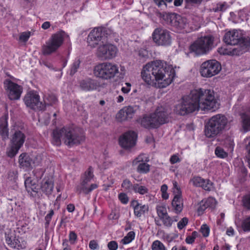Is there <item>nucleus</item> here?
Returning <instances> with one entry per match:
<instances>
[{"label":"nucleus","mask_w":250,"mask_h":250,"mask_svg":"<svg viewBox=\"0 0 250 250\" xmlns=\"http://www.w3.org/2000/svg\"><path fill=\"white\" fill-rule=\"evenodd\" d=\"M166 63L161 61H156L147 63L142 72L143 79L149 85L159 88H164L169 85L175 77V70H167Z\"/></svg>","instance_id":"nucleus-1"},{"label":"nucleus","mask_w":250,"mask_h":250,"mask_svg":"<svg viewBox=\"0 0 250 250\" xmlns=\"http://www.w3.org/2000/svg\"><path fill=\"white\" fill-rule=\"evenodd\" d=\"M84 139L81 129L73 127H64L53 131L52 142L53 145L59 146L62 141L66 145L71 147L81 144L84 141Z\"/></svg>","instance_id":"nucleus-2"},{"label":"nucleus","mask_w":250,"mask_h":250,"mask_svg":"<svg viewBox=\"0 0 250 250\" xmlns=\"http://www.w3.org/2000/svg\"><path fill=\"white\" fill-rule=\"evenodd\" d=\"M223 40L225 43L232 45H237L233 49L234 54L239 55L248 50L250 46V38L249 37H244L242 31L238 30H233L227 32Z\"/></svg>","instance_id":"nucleus-3"},{"label":"nucleus","mask_w":250,"mask_h":250,"mask_svg":"<svg viewBox=\"0 0 250 250\" xmlns=\"http://www.w3.org/2000/svg\"><path fill=\"white\" fill-rule=\"evenodd\" d=\"M229 122L224 115L217 114L209 119L205 125V135L208 138H214L229 126Z\"/></svg>","instance_id":"nucleus-4"},{"label":"nucleus","mask_w":250,"mask_h":250,"mask_svg":"<svg viewBox=\"0 0 250 250\" xmlns=\"http://www.w3.org/2000/svg\"><path fill=\"white\" fill-rule=\"evenodd\" d=\"M194 90L193 95L198 100L200 109L214 110L219 107V104L215 97L213 91L202 88Z\"/></svg>","instance_id":"nucleus-5"},{"label":"nucleus","mask_w":250,"mask_h":250,"mask_svg":"<svg viewBox=\"0 0 250 250\" xmlns=\"http://www.w3.org/2000/svg\"><path fill=\"white\" fill-rule=\"evenodd\" d=\"M114 33L109 28H95L89 33L87 39L88 45L91 48L101 45L113 37Z\"/></svg>","instance_id":"nucleus-6"},{"label":"nucleus","mask_w":250,"mask_h":250,"mask_svg":"<svg viewBox=\"0 0 250 250\" xmlns=\"http://www.w3.org/2000/svg\"><path fill=\"white\" fill-rule=\"evenodd\" d=\"M214 47L213 37L208 35L198 38L190 45L189 50L195 55L200 56L207 54Z\"/></svg>","instance_id":"nucleus-7"},{"label":"nucleus","mask_w":250,"mask_h":250,"mask_svg":"<svg viewBox=\"0 0 250 250\" xmlns=\"http://www.w3.org/2000/svg\"><path fill=\"white\" fill-rule=\"evenodd\" d=\"M194 93V90H192L189 95L183 97L182 102L175 106L174 111L176 114L185 115L200 109L198 100L193 95Z\"/></svg>","instance_id":"nucleus-8"},{"label":"nucleus","mask_w":250,"mask_h":250,"mask_svg":"<svg viewBox=\"0 0 250 250\" xmlns=\"http://www.w3.org/2000/svg\"><path fill=\"white\" fill-rule=\"evenodd\" d=\"M67 37L66 33L62 30L52 35L42 46V54L47 55L55 52L62 44L64 39Z\"/></svg>","instance_id":"nucleus-9"},{"label":"nucleus","mask_w":250,"mask_h":250,"mask_svg":"<svg viewBox=\"0 0 250 250\" xmlns=\"http://www.w3.org/2000/svg\"><path fill=\"white\" fill-rule=\"evenodd\" d=\"M93 73L96 77L108 80L113 78L119 73V69L117 65L105 62L96 65Z\"/></svg>","instance_id":"nucleus-10"},{"label":"nucleus","mask_w":250,"mask_h":250,"mask_svg":"<svg viewBox=\"0 0 250 250\" xmlns=\"http://www.w3.org/2000/svg\"><path fill=\"white\" fill-rule=\"evenodd\" d=\"M221 70L220 63L215 60H210L202 63L200 67V73L203 77L210 78L218 74Z\"/></svg>","instance_id":"nucleus-11"},{"label":"nucleus","mask_w":250,"mask_h":250,"mask_svg":"<svg viewBox=\"0 0 250 250\" xmlns=\"http://www.w3.org/2000/svg\"><path fill=\"white\" fill-rule=\"evenodd\" d=\"M25 135L20 130H16L12 135L10 140V146L7 151L9 157L12 158L18 152L19 149L23 146L25 140Z\"/></svg>","instance_id":"nucleus-12"},{"label":"nucleus","mask_w":250,"mask_h":250,"mask_svg":"<svg viewBox=\"0 0 250 250\" xmlns=\"http://www.w3.org/2000/svg\"><path fill=\"white\" fill-rule=\"evenodd\" d=\"M153 42L158 45L168 46L172 42L171 33L163 28H156L152 35Z\"/></svg>","instance_id":"nucleus-13"},{"label":"nucleus","mask_w":250,"mask_h":250,"mask_svg":"<svg viewBox=\"0 0 250 250\" xmlns=\"http://www.w3.org/2000/svg\"><path fill=\"white\" fill-rule=\"evenodd\" d=\"M93 177V170L92 167H90L82 177L81 184L77 187V191L79 193H83L87 194L97 188L98 185L96 184H92L89 187L88 186V183Z\"/></svg>","instance_id":"nucleus-14"},{"label":"nucleus","mask_w":250,"mask_h":250,"mask_svg":"<svg viewBox=\"0 0 250 250\" xmlns=\"http://www.w3.org/2000/svg\"><path fill=\"white\" fill-rule=\"evenodd\" d=\"M23 101L27 107L34 110H43L45 105L40 101V96L37 92L32 90L28 92L24 97Z\"/></svg>","instance_id":"nucleus-15"},{"label":"nucleus","mask_w":250,"mask_h":250,"mask_svg":"<svg viewBox=\"0 0 250 250\" xmlns=\"http://www.w3.org/2000/svg\"><path fill=\"white\" fill-rule=\"evenodd\" d=\"M117 51V48L108 41L98 47L96 55L102 60L111 59L116 56Z\"/></svg>","instance_id":"nucleus-16"},{"label":"nucleus","mask_w":250,"mask_h":250,"mask_svg":"<svg viewBox=\"0 0 250 250\" xmlns=\"http://www.w3.org/2000/svg\"><path fill=\"white\" fill-rule=\"evenodd\" d=\"M170 114V109L163 106L157 107L154 112L152 113L158 127L168 122Z\"/></svg>","instance_id":"nucleus-17"},{"label":"nucleus","mask_w":250,"mask_h":250,"mask_svg":"<svg viewBox=\"0 0 250 250\" xmlns=\"http://www.w3.org/2000/svg\"><path fill=\"white\" fill-rule=\"evenodd\" d=\"M4 84L8 96L11 100H17L20 99L22 92V87L21 85L9 80H6Z\"/></svg>","instance_id":"nucleus-18"},{"label":"nucleus","mask_w":250,"mask_h":250,"mask_svg":"<svg viewBox=\"0 0 250 250\" xmlns=\"http://www.w3.org/2000/svg\"><path fill=\"white\" fill-rule=\"evenodd\" d=\"M136 139V133L134 131H129L120 137L119 144L125 149H129L135 145Z\"/></svg>","instance_id":"nucleus-19"},{"label":"nucleus","mask_w":250,"mask_h":250,"mask_svg":"<svg viewBox=\"0 0 250 250\" xmlns=\"http://www.w3.org/2000/svg\"><path fill=\"white\" fill-rule=\"evenodd\" d=\"M139 109V106L136 105L125 106L118 112L116 118L120 122L131 119Z\"/></svg>","instance_id":"nucleus-20"},{"label":"nucleus","mask_w":250,"mask_h":250,"mask_svg":"<svg viewBox=\"0 0 250 250\" xmlns=\"http://www.w3.org/2000/svg\"><path fill=\"white\" fill-rule=\"evenodd\" d=\"M38 161H34L29 155L26 153H22L19 156V162L21 167L27 168L38 165L41 162V158L38 157Z\"/></svg>","instance_id":"nucleus-21"},{"label":"nucleus","mask_w":250,"mask_h":250,"mask_svg":"<svg viewBox=\"0 0 250 250\" xmlns=\"http://www.w3.org/2000/svg\"><path fill=\"white\" fill-rule=\"evenodd\" d=\"M193 185L196 187H202L206 190L210 191L212 187V183L209 180H205L201 177H194L191 180Z\"/></svg>","instance_id":"nucleus-22"},{"label":"nucleus","mask_w":250,"mask_h":250,"mask_svg":"<svg viewBox=\"0 0 250 250\" xmlns=\"http://www.w3.org/2000/svg\"><path fill=\"white\" fill-rule=\"evenodd\" d=\"M152 113L148 115H145L139 122L141 125L145 128H154L158 127Z\"/></svg>","instance_id":"nucleus-23"},{"label":"nucleus","mask_w":250,"mask_h":250,"mask_svg":"<svg viewBox=\"0 0 250 250\" xmlns=\"http://www.w3.org/2000/svg\"><path fill=\"white\" fill-rule=\"evenodd\" d=\"M41 188L42 191L45 194H51L54 188V181L52 178L45 177L42 182Z\"/></svg>","instance_id":"nucleus-24"},{"label":"nucleus","mask_w":250,"mask_h":250,"mask_svg":"<svg viewBox=\"0 0 250 250\" xmlns=\"http://www.w3.org/2000/svg\"><path fill=\"white\" fill-rule=\"evenodd\" d=\"M7 119V114L2 116L0 119V135L3 140L7 139L9 136Z\"/></svg>","instance_id":"nucleus-25"},{"label":"nucleus","mask_w":250,"mask_h":250,"mask_svg":"<svg viewBox=\"0 0 250 250\" xmlns=\"http://www.w3.org/2000/svg\"><path fill=\"white\" fill-rule=\"evenodd\" d=\"M25 186L27 192L32 197L36 196L38 193V188L35 181L31 177H28L24 182Z\"/></svg>","instance_id":"nucleus-26"},{"label":"nucleus","mask_w":250,"mask_h":250,"mask_svg":"<svg viewBox=\"0 0 250 250\" xmlns=\"http://www.w3.org/2000/svg\"><path fill=\"white\" fill-rule=\"evenodd\" d=\"M188 25V23L187 19L177 14L171 24V26L177 30L185 29Z\"/></svg>","instance_id":"nucleus-27"},{"label":"nucleus","mask_w":250,"mask_h":250,"mask_svg":"<svg viewBox=\"0 0 250 250\" xmlns=\"http://www.w3.org/2000/svg\"><path fill=\"white\" fill-rule=\"evenodd\" d=\"M242 126L245 131L250 130V107L240 113Z\"/></svg>","instance_id":"nucleus-28"},{"label":"nucleus","mask_w":250,"mask_h":250,"mask_svg":"<svg viewBox=\"0 0 250 250\" xmlns=\"http://www.w3.org/2000/svg\"><path fill=\"white\" fill-rule=\"evenodd\" d=\"M96 86L94 81L90 79L83 80L80 82V87L84 91L93 90L96 88Z\"/></svg>","instance_id":"nucleus-29"},{"label":"nucleus","mask_w":250,"mask_h":250,"mask_svg":"<svg viewBox=\"0 0 250 250\" xmlns=\"http://www.w3.org/2000/svg\"><path fill=\"white\" fill-rule=\"evenodd\" d=\"M172 207L176 213H180L183 208V202L182 197L174 196L172 201Z\"/></svg>","instance_id":"nucleus-30"},{"label":"nucleus","mask_w":250,"mask_h":250,"mask_svg":"<svg viewBox=\"0 0 250 250\" xmlns=\"http://www.w3.org/2000/svg\"><path fill=\"white\" fill-rule=\"evenodd\" d=\"M137 204L134 207V214L137 217H140L148 210L147 205H142L136 202Z\"/></svg>","instance_id":"nucleus-31"},{"label":"nucleus","mask_w":250,"mask_h":250,"mask_svg":"<svg viewBox=\"0 0 250 250\" xmlns=\"http://www.w3.org/2000/svg\"><path fill=\"white\" fill-rule=\"evenodd\" d=\"M176 15L174 13L162 12L159 14V17L165 21L167 24L171 25Z\"/></svg>","instance_id":"nucleus-32"},{"label":"nucleus","mask_w":250,"mask_h":250,"mask_svg":"<svg viewBox=\"0 0 250 250\" xmlns=\"http://www.w3.org/2000/svg\"><path fill=\"white\" fill-rule=\"evenodd\" d=\"M26 247V242L22 237L15 238L14 239V244L12 248L17 249H22Z\"/></svg>","instance_id":"nucleus-33"},{"label":"nucleus","mask_w":250,"mask_h":250,"mask_svg":"<svg viewBox=\"0 0 250 250\" xmlns=\"http://www.w3.org/2000/svg\"><path fill=\"white\" fill-rule=\"evenodd\" d=\"M81 62V61L79 58H77L74 60L70 69V75L73 76L78 71L80 67Z\"/></svg>","instance_id":"nucleus-34"},{"label":"nucleus","mask_w":250,"mask_h":250,"mask_svg":"<svg viewBox=\"0 0 250 250\" xmlns=\"http://www.w3.org/2000/svg\"><path fill=\"white\" fill-rule=\"evenodd\" d=\"M133 191L135 193H138L140 194L143 195L147 193L148 191V189L145 186L140 185L138 184H135L133 185Z\"/></svg>","instance_id":"nucleus-35"},{"label":"nucleus","mask_w":250,"mask_h":250,"mask_svg":"<svg viewBox=\"0 0 250 250\" xmlns=\"http://www.w3.org/2000/svg\"><path fill=\"white\" fill-rule=\"evenodd\" d=\"M137 170L140 173H147L150 170V165L146 163V162L139 163L137 167Z\"/></svg>","instance_id":"nucleus-36"},{"label":"nucleus","mask_w":250,"mask_h":250,"mask_svg":"<svg viewBox=\"0 0 250 250\" xmlns=\"http://www.w3.org/2000/svg\"><path fill=\"white\" fill-rule=\"evenodd\" d=\"M149 160V158L145 154H141L132 161V165L135 166L138 163L147 162Z\"/></svg>","instance_id":"nucleus-37"},{"label":"nucleus","mask_w":250,"mask_h":250,"mask_svg":"<svg viewBox=\"0 0 250 250\" xmlns=\"http://www.w3.org/2000/svg\"><path fill=\"white\" fill-rule=\"evenodd\" d=\"M152 250H167L164 245L159 240L154 241L151 245Z\"/></svg>","instance_id":"nucleus-38"},{"label":"nucleus","mask_w":250,"mask_h":250,"mask_svg":"<svg viewBox=\"0 0 250 250\" xmlns=\"http://www.w3.org/2000/svg\"><path fill=\"white\" fill-rule=\"evenodd\" d=\"M57 100V99L54 95H48L44 98L43 104H44L45 107L46 105H52L55 104Z\"/></svg>","instance_id":"nucleus-39"},{"label":"nucleus","mask_w":250,"mask_h":250,"mask_svg":"<svg viewBox=\"0 0 250 250\" xmlns=\"http://www.w3.org/2000/svg\"><path fill=\"white\" fill-rule=\"evenodd\" d=\"M241 228L245 232L250 231V216L243 220L241 223Z\"/></svg>","instance_id":"nucleus-40"},{"label":"nucleus","mask_w":250,"mask_h":250,"mask_svg":"<svg viewBox=\"0 0 250 250\" xmlns=\"http://www.w3.org/2000/svg\"><path fill=\"white\" fill-rule=\"evenodd\" d=\"M135 237V233L134 231L129 232L127 235L122 240V242L124 244H127L130 243Z\"/></svg>","instance_id":"nucleus-41"},{"label":"nucleus","mask_w":250,"mask_h":250,"mask_svg":"<svg viewBox=\"0 0 250 250\" xmlns=\"http://www.w3.org/2000/svg\"><path fill=\"white\" fill-rule=\"evenodd\" d=\"M122 187L124 188L125 190L131 192L133 191V185L132 184L129 180L125 179L122 184Z\"/></svg>","instance_id":"nucleus-42"},{"label":"nucleus","mask_w":250,"mask_h":250,"mask_svg":"<svg viewBox=\"0 0 250 250\" xmlns=\"http://www.w3.org/2000/svg\"><path fill=\"white\" fill-rule=\"evenodd\" d=\"M160 219L162 221L165 226L169 228L172 226L173 220L168 214L162 217Z\"/></svg>","instance_id":"nucleus-43"},{"label":"nucleus","mask_w":250,"mask_h":250,"mask_svg":"<svg viewBox=\"0 0 250 250\" xmlns=\"http://www.w3.org/2000/svg\"><path fill=\"white\" fill-rule=\"evenodd\" d=\"M173 187L172 188L174 196L182 197V192L178 183L176 181L173 182Z\"/></svg>","instance_id":"nucleus-44"},{"label":"nucleus","mask_w":250,"mask_h":250,"mask_svg":"<svg viewBox=\"0 0 250 250\" xmlns=\"http://www.w3.org/2000/svg\"><path fill=\"white\" fill-rule=\"evenodd\" d=\"M158 216L160 218L167 215L166 208L164 206H158L156 208Z\"/></svg>","instance_id":"nucleus-45"},{"label":"nucleus","mask_w":250,"mask_h":250,"mask_svg":"<svg viewBox=\"0 0 250 250\" xmlns=\"http://www.w3.org/2000/svg\"><path fill=\"white\" fill-rule=\"evenodd\" d=\"M215 153L218 157L224 158L228 156V154L224 150L220 147H217L215 150Z\"/></svg>","instance_id":"nucleus-46"},{"label":"nucleus","mask_w":250,"mask_h":250,"mask_svg":"<svg viewBox=\"0 0 250 250\" xmlns=\"http://www.w3.org/2000/svg\"><path fill=\"white\" fill-rule=\"evenodd\" d=\"M198 236V233L197 232L194 231H193L191 233V235H188L186 239V242L188 244H192L196 237Z\"/></svg>","instance_id":"nucleus-47"},{"label":"nucleus","mask_w":250,"mask_h":250,"mask_svg":"<svg viewBox=\"0 0 250 250\" xmlns=\"http://www.w3.org/2000/svg\"><path fill=\"white\" fill-rule=\"evenodd\" d=\"M210 229L209 227L206 225L204 224L202 225L201 229H200V231L202 233L203 236L204 237H207L208 236L209 233Z\"/></svg>","instance_id":"nucleus-48"},{"label":"nucleus","mask_w":250,"mask_h":250,"mask_svg":"<svg viewBox=\"0 0 250 250\" xmlns=\"http://www.w3.org/2000/svg\"><path fill=\"white\" fill-rule=\"evenodd\" d=\"M208 208L207 205H206V202L205 200H202L199 204V207L198 208V212L199 214H201L203 212V211Z\"/></svg>","instance_id":"nucleus-49"},{"label":"nucleus","mask_w":250,"mask_h":250,"mask_svg":"<svg viewBox=\"0 0 250 250\" xmlns=\"http://www.w3.org/2000/svg\"><path fill=\"white\" fill-rule=\"evenodd\" d=\"M206 202V205H208V208H215L216 201L215 199L212 197L208 198L207 199L205 200Z\"/></svg>","instance_id":"nucleus-50"},{"label":"nucleus","mask_w":250,"mask_h":250,"mask_svg":"<svg viewBox=\"0 0 250 250\" xmlns=\"http://www.w3.org/2000/svg\"><path fill=\"white\" fill-rule=\"evenodd\" d=\"M167 186L164 184L161 186V191L162 192V197L164 199H167L168 198V194L167 193Z\"/></svg>","instance_id":"nucleus-51"},{"label":"nucleus","mask_w":250,"mask_h":250,"mask_svg":"<svg viewBox=\"0 0 250 250\" xmlns=\"http://www.w3.org/2000/svg\"><path fill=\"white\" fill-rule=\"evenodd\" d=\"M188 219L187 217L182 218L177 224V227L179 229H183L188 223Z\"/></svg>","instance_id":"nucleus-52"},{"label":"nucleus","mask_w":250,"mask_h":250,"mask_svg":"<svg viewBox=\"0 0 250 250\" xmlns=\"http://www.w3.org/2000/svg\"><path fill=\"white\" fill-rule=\"evenodd\" d=\"M31 35L30 32H22L20 36V40L23 42H26L28 41Z\"/></svg>","instance_id":"nucleus-53"},{"label":"nucleus","mask_w":250,"mask_h":250,"mask_svg":"<svg viewBox=\"0 0 250 250\" xmlns=\"http://www.w3.org/2000/svg\"><path fill=\"white\" fill-rule=\"evenodd\" d=\"M120 201L124 204H126L128 202V198L127 195L125 193H121L118 195Z\"/></svg>","instance_id":"nucleus-54"},{"label":"nucleus","mask_w":250,"mask_h":250,"mask_svg":"<svg viewBox=\"0 0 250 250\" xmlns=\"http://www.w3.org/2000/svg\"><path fill=\"white\" fill-rule=\"evenodd\" d=\"M137 54L141 58H145L147 57L148 53L146 50L145 49H140L137 51Z\"/></svg>","instance_id":"nucleus-55"},{"label":"nucleus","mask_w":250,"mask_h":250,"mask_svg":"<svg viewBox=\"0 0 250 250\" xmlns=\"http://www.w3.org/2000/svg\"><path fill=\"white\" fill-rule=\"evenodd\" d=\"M118 247V244L115 241H111L107 244V247L109 250H116Z\"/></svg>","instance_id":"nucleus-56"},{"label":"nucleus","mask_w":250,"mask_h":250,"mask_svg":"<svg viewBox=\"0 0 250 250\" xmlns=\"http://www.w3.org/2000/svg\"><path fill=\"white\" fill-rule=\"evenodd\" d=\"M77 238V234L74 231H70L69 234V240L70 243H75Z\"/></svg>","instance_id":"nucleus-57"},{"label":"nucleus","mask_w":250,"mask_h":250,"mask_svg":"<svg viewBox=\"0 0 250 250\" xmlns=\"http://www.w3.org/2000/svg\"><path fill=\"white\" fill-rule=\"evenodd\" d=\"M244 206L250 209V194L247 195L243 199Z\"/></svg>","instance_id":"nucleus-58"},{"label":"nucleus","mask_w":250,"mask_h":250,"mask_svg":"<svg viewBox=\"0 0 250 250\" xmlns=\"http://www.w3.org/2000/svg\"><path fill=\"white\" fill-rule=\"evenodd\" d=\"M53 215L54 211L53 210L51 209L50 210L49 213L46 215L45 217V220L46 221V224L47 225H48L49 224L50 222L52 219V217L53 216Z\"/></svg>","instance_id":"nucleus-59"},{"label":"nucleus","mask_w":250,"mask_h":250,"mask_svg":"<svg viewBox=\"0 0 250 250\" xmlns=\"http://www.w3.org/2000/svg\"><path fill=\"white\" fill-rule=\"evenodd\" d=\"M89 247L91 250H96L98 248V243L95 240H91L89 242Z\"/></svg>","instance_id":"nucleus-60"},{"label":"nucleus","mask_w":250,"mask_h":250,"mask_svg":"<svg viewBox=\"0 0 250 250\" xmlns=\"http://www.w3.org/2000/svg\"><path fill=\"white\" fill-rule=\"evenodd\" d=\"M180 161V159L176 155H173L172 156H171L170 158V162L172 164H174L177 162H179Z\"/></svg>","instance_id":"nucleus-61"},{"label":"nucleus","mask_w":250,"mask_h":250,"mask_svg":"<svg viewBox=\"0 0 250 250\" xmlns=\"http://www.w3.org/2000/svg\"><path fill=\"white\" fill-rule=\"evenodd\" d=\"M17 177V172L14 171H9L8 173V179L10 180H14Z\"/></svg>","instance_id":"nucleus-62"},{"label":"nucleus","mask_w":250,"mask_h":250,"mask_svg":"<svg viewBox=\"0 0 250 250\" xmlns=\"http://www.w3.org/2000/svg\"><path fill=\"white\" fill-rule=\"evenodd\" d=\"M226 9V5L224 3H220L217 4L215 8V11H224Z\"/></svg>","instance_id":"nucleus-63"},{"label":"nucleus","mask_w":250,"mask_h":250,"mask_svg":"<svg viewBox=\"0 0 250 250\" xmlns=\"http://www.w3.org/2000/svg\"><path fill=\"white\" fill-rule=\"evenodd\" d=\"M246 148L248 150L249 152V155L248 157V161L249 163V166L250 168V141L249 142L248 144L246 146Z\"/></svg>","instance_id":"nucleus-64"}]
</instances>
